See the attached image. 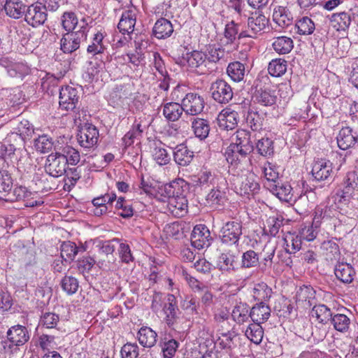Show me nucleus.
Wrapping results in <instances>:
<instances>
[{
  "instance_id": "f257e3e1",
  "label": "nucleus",
  "mask_w": 358,
  "mask_h": 358,
  "mask_svg": "<svg viewBox=\"0 0 358 358\" xmlns=\"http://www.w3.org/2000/svg\"><path fill=\"white\" fill-rule=\"evenodd\" d=\"M229 180L236 194L250 198L259 190V185L255 181L253 173L242 170V165H231L229 170Z\"/></svg>"
},
{
  "instance_id": "f03ea898",
  "label": "nucleus",
  "mask_w": 358,
  "mask_h": 358,
  "mask_svg": "<svg viewBox=\"0 0 358 358\" xmlns=\"http://www.w3.org/2000/svg\"><path fill=\"white\" fill-rule=\"evenodd\" d=\"M252 150L250 132L245 129H238L231 136V143L225 152L226 159L231 165H238L241 158L245 157Z\"/></svg>"
},
{
  "instance_id": "7ed1b4c3",
  "label": "nucleus",
  "mask_w": 358,
  "mask_h": 358,
  "mask_svg": "<svg viewBox=\"0 0 358 358\" xmlns=\"http://www.w3.org/2000/svg\"><path fill=\"white\" fill-rule=\"evenodd\" d=\"M80 29L76 31L68 32L63 35L60 41L61 50L64 53H71L80 47L81 42L87 38L89 27L87 22L84 18L82 20Z\"/></svg>"
},
{
  "instance_id": "20e7f679",
  "label": "nucleus",
  "mask_w": 358,
  "mask_h": 358,
  "mask_svg": "<svg viewBox=\"0 0 358 358\" xmlns=\"http://www.w3.org/2000/svg\"><path fill=\"white\" fill-rule=\"evenodd\" d=\"M29 333L26 327L17 324L11 327L7 331V341L4 342L6 351L13 353L24 345L29 339Z\"/></svg>"
},
{
  "instance_id": "39448f33",
  "label": "nucleus",
  "mask_w": 358,
  "mask_h": 358,
  "mask_svg": "<svg viewBox=\"0 0 358 358\" xmlns=\"http://www.w3.org/2000/svg\"><path fill=\"white\" fill-rule=\"evenodd\" d=\"M269 20L262 13L256 12L248 19V29L245 31L241 32L238 38L250 37L255 38L264 32L268 27Z\"/></svg>"
},
{
  "instance_id": "423d86ee",
  "label": "nucleus",
  "mask_w": 358,
  "mask_h": 358,
  "mask_svg": "<svg viewBox=\"0 0 358 358\" xmlns=\"http://www.w3.org/2000/svg\"><path fill=\"white\" fill-rule=\"evenodd\" d=\"M48 18V13L41 2H36L27 6L25 15V22L33 27L43 25Z\"/></svg>"
},
{
  "instance_id": "0eeeda50",
  "label": "nucleus",
  "mask_w": 358,
  "mask_h": 358,
  "mask_svg": "<svg viewBox=\"0 0 358 358\" xmlns=\"http://www.w3.org/2000/svg\"><path fill=\"white\" fill-rule=\"evenodd\" d=\"M66 159L56 151L50 154L45 161V170L50 176L58 178L62 176L66 169Z\"/></svg>"
},
{
  "instance_id": "6e6552de",
  "label": "nucleus",
  "mask_w": 358,
  "mask_h": 358,
  "mask_svg": "<svg viewBox=\"0 0 358 358\" xmlns=\"http://www.w3.org/2000/svg\"><path fill=\"white\" fill-rule=\"evenodd\" d=\"M210 230L204 224L196 225L191 234L192 245L198 249L201 250L208 248L212 243Z\"/></svg>"
},
{
  "instance_id": "1a4fd4ad",
  "label": "nucleus",
  "mask_w": 358,
  "mask_h": 358,
  "mask_svg": "<svg viewBox=\"0 0 358 358\" xmlns=\"http://www.w3.org/2000/svg\"><path fill=\"white\" fill-rule=\"evenodd\" d=\"M79 92L77 88L66 85L62 87L59 92V107L66 111L76 108L79 100Z\"/></svg>"
},
{
  "instance_id": "9d476101",
  "label": "nucleus",
  "mask_w": 358,
  "mask_h": 358,
  "mask_svg": "<svg viewBox=\"0 0 358 358\" xmlns=\"http://www.w3.org/2000/svg\"><path fill=\"white\" fill-rule=\"evenodd\" d=\"M213 99L220 103H227L233 98L231 86L223 80H217L210 87Z\"/></svg>"
},
{
  "instance_id": "9b49d317",
  "label": "nucleus",
  "mask_w": 358,
  "mask_h": 358,
  "mask_svg": "<svg viewBox=\"0 0 358 358\" xmlns=\"http://www.w3.org/2000/svg\"><path fill=\"white\" fill-rule=\"evenodd\" d=\"M184 112L190 115L200 114L205 106L203 98L196 93H187L182 99V103Z\"/></svg>"
},
{
  "instance_id": "f8f14e48",
  "label": "nucleus",
  "mask_w": 358,
  "mask_h": 358,
  "mask_svg": "<svg viewBox=\"0 0 358 358\" xmlns=\"http://www.w3.org/2000/svg\"><path fill=\"white\" fill-rule=\"evenodd\" d=\"M242 234V226L236 221L227 222L221 229V240L227 245L236 244Z\"/></svg>"
},
{
  "instance_id": "ddd939ff",
  "label": "nucleus",
  "mask_w": 358,
  "mask_h": 358,
  "mask_svg": "<svg viewBox=\"0 0 358 358\" xmlns=\"http://www.w3.org/2000/svg\"><path fill=\"white\" fill-rule=\"evenodd\" d=\"M36 193L29 191L24 186H17L13 190H10L5 198L6 201L14 202L20 200L27 201L25 206L27 207H34L40 206L43 203L38 201H29L33 199Z\"/></svg>"
},
{
  "instance_id": "4468645a",
  "label": "nucleus",
  "mask_w": 358,
  "mask_h": 358,
  "mask_svg": "<svg viewBox=\"0 0 358 358\" xmlns=\"http://www.w3.org/2000/svg\"><path fill=\"white\" fill-rule=\"evenodd\" d=\"M99 138V131L93 125L85 124L79 130L78 141L80 145L85 148H92L96 145Z\"/></svg>"
},
{
  "instance_id": "2eb2a0df",
  "label": "nucleus",
  "mask_w": 358,
  "mask_h": 358,
  "mask_svg": "<svg viewBox=\"0 0 358 358\" xmlns=\"http://www.w3.org/2000/svg\"><path fill=\"white\" fill-rule=\"evenodd\" d=\"M196 182L202 188H206L210 186L222 187L227 185V180L220 174H215L208 170H202L198 174Z\"/></svg>"
},
{
  "instance_id": "dca6fc26",
  "label": "nucleus",
  "mask_w": 358,
  "mask_h": 358,
  "mask_svg": "<svg viewBox=\"0 0 358 358\" xmlns=\"http://www.w3.org/2000/svg\"><path fill=\"white\" fill-rule=\"evenodd\" d=\"M117 196L114 192H107L104 195L94 198L92 201V209L90 211L96 216L106 214L108 210V205H112L116 200Z\"/></svg>"
},
{
  "instance_id": "f3484780",
  "label": "nucleus",
  "mask_w": 358,
  "mask_h": 358,
  "mask_svg": "<svg viewBox=\"0 0 358 358\" xmlns=\"http://www.w3.org/2000/svg\"><path fill=\"white\" fill-rule=\"evenodd\" d=\"M269 188L272 194L281 201L292 203L296 200V189H294L288 182L271 183Z\"/></svg>"
},
{
  "instance_id": "a211bd4d",
  "label": "nucleus",
  "mask_w": 358,
  "mask_h": 358,
  "mask_svg": "<svg viewBox=\"0 0 358 358\" xmlns=\"http://www.w3.org/2000/svg\"><path fill=\"white\" fill-rule=\"evenodd\" d=\"M187 189V183L182 178H178L165 184L159 189V193L166 198L185 196L184 192Z\"/></svg>"
},
{
  "instance_id": "6ab92c4d",
  "label": "nucleus",
  "mask_w": 358,
  "mask_h": 358,
  "mask_svg": "<svg viewBox=\"0 0 358 358\" xmlns=\"http://www.w3.org/2000/svg\"><path fill=\"white\" fill-rule=\"evenodd\" d=\"M311 173L316 180H327L333 173V164L325 159H318L314 162Z\"/></svg>"
},
{
  "instance_id": "aec40b11",
  "label": "nucleus",
  "mask_w": 358,
  "mask_h": 358,
  "mask_svg": "<svg viewBox=\"0 0 358 358\" xmlns=\"http://www.w3.org/2000/svg\"><path fill=\"white\" fill-rule=\"evenodd\" d=\"M167 210L172 215L180 217L187 212V200L185 196L168 198Z\"/></svg>"
},
{
  "instance_id": "412c9836",
  "label": "nucleus",
  "mask_w": 358,
  "mask_h": 358,
  "mask_svg": "<svg viewBox=\"0 0 358 358\" xmlns=\"http://www.w3.org/2000/svg\"><path fill=\"white\" fill-rule=\"evenodd\" d=\"M357 134L350 127L342 128L336 137L338 146L345 150L352 147L357 141Z\"/></svg>"
},
{
  "instance_id": "4be33fe9",
  "label": "nucleus",
  "mask_w": 358,
  "mask_h": 358,
  "mask_svg": "<svg viewBox=\"0 0 358 358\" xmlns=\"http://www.w3.org/2000/svg\"><path fill=\"white\" fill-rule=\"evenodd\" d=\"M238 115L235 110L227 108L223 109L217 116L220 127L229 130L234 129L238 124Z\"/></svg>"
},
{
  "instance_id": "5701e85b",
  "label": "nucleus",
  "mask_w": 358,
  "mask_h": 358,
  "mask_svg": "<svg viewBox=\"0 0 358 358\" xmlns=\"http://www.w3.org/2000/svg\"><path fill=\"white\" fill-rule=\"evenodd\" d=\"M136 22V11L131 9L122 13L117 28L122 34H130L134 31Z\"/></svg>"
},
{
  "instance_id": "b1692460",
  "label": "nucleus",
  "mask_w": 358,
  "mask_h": 358,
  "mask_svg": "<svg viewBox=\"0 0 358 358\" xmlns=\"http://www.w3.org/2000/svg\"><path fill=\"white\" fill-rule=\"evenodd\" d=\"M164 311L166 315L165 320L169 327H172L177 319V302L174 295L168 294L165 298Z\"/></svg>"
},
{
  "instance_id": "393cba45",
  "label": "nucleus",
  "mask_w": 358,
  "mask_h": 358,
  "mask_svg": "<svg viewBox=\"0 0 358 358\" xmlns=\"http://www.w3.org/2000/svg\"><path fill=\"white\" fill-rule=\"evenodd\" d=\"M273 20L279 27L284 28L292 24L293 16L287 7L276 6L273 12Z\"/></svg>"
},
{
  "instance_id": "a878e982",
  "label": "nucleus",
  "mask_w": 358,
  "mask_h": 358,
  "mask_svg": "<svg viewBox=\"0 0 358 358\" xmlns=\"http://www.w3.org/2000/svg\"><path fill=\"white\" fill-rule=\"evenodd\" d=\"M206 62L205 53L201 51L194 50L183 55L180 63L181 65L187 64L190 68L194 69L202 66Z\"/></svg>"
},
{
  "instance_id": "bb28decb",
  "label": "nucleus",
  "mask_w": 358,
  "mask_h": 358,
  "mask_svg": "<svg viewBox=\"0 0 358 358\" xmlns=\"http://www.w3.org/2000/svg\"><path fill=\"white\" fill-rule=\"evenodd\" d=\"M104 36V34L101 31L94 32L87 48V52L92 55L103 53L106 48V43L103 41Z\"/></svg>"
},
{
  "instance_id": "cd10ccee",
  "label": "nucleus",
  "mask_w": 358,
  "mask_h": 358,
  "mask_svg": "<svg viewBox=\"0 0 358 358\" xmlns=\"http://www.w3.org/2000/svg\"><path fill=\"white\" fill-rule=\"evenodd\" d=\"M250 315L253 322L262 324L266 322L271 315V309L264 302H260L254 306L250 311Z\"/></svg>"
},
{
  "instance_id": "c85d7f7f",
  "label": "nucleus",
  "mask_w": 358,
  "mask_h": 358,
  "mask_svg": "<svg viewBox=\"0 0 358 358\" xmlns=\"http://www.w3.org/2000/svg\"><path fill=\"white\" fill-rule=\"evenodd\" d=\"M334 273L342 282L350 283L352 281L355 272L350 264L341 262L336 264Z\"/></svg>"
},
{
  "instance_id": "c756f323",
  "label": "nucleus",
  "mask_w": 358,
  "mask_h": 358,
  "mask_svg": "<svg viewBox=\"0 0 358 358\" xmlns=\"http://www.w3.org/2000/svg\"><path fill=\"white\" fill-rule=\"evenodd\" d=\"M173 32V27L170 21L165 18L158 20L153 27V34L159 39L169 37Z\"/></svg>"
},
{
  "instance_id": "7c9ffc66",
  "label": "nucleus",
  "mask_w": 358,
  "mask_h": 358,
  "mask_svg": "<svg viewBox=\"0 0 358 358\" xmlns=\"http://www.w3.org/2000/svg\"><path fill=\"white\" fill-rule=\"evenodd\" d=\"M157 334L150 327H143L138 332L139 343L145 348H152L157 342Z\"/></svg>"
},
{
  "instance_id": "2f4dec72",
  "label": "nucleus",
  "mask_w": 358,
  "mask_h": 358,
  "mask_svg": "<svg viewBox=\"0 0 358 358\" xmlns=\"http://www.w3.org/2000/svg\"><path fill=\"white\" fill-rule=\"evenodd\" d=\"M193 156V152L182 144L177 145L173 152V159L180 166L188 165L192 160Z\"/></svg>"
},
{
  "instance_id": "473e14b6",
  "label": "nucleus",
  "mask_w": 358,
  "mask_h": 358,
  "mask_svg": "<svg viewBox=\"0 0 358 358\" xmlns=\"http://www.w3.org/2000/svg\"><path fill=\"white\" fill-rule=\"evenodd\" d=\"M273 49L280 55L289 53L294 48V43L290 37L281 36L274 37L272 43Z\"/></svg>"
},
{
  "instance_id": "72a5a7b5",
  "label": "nucleus",
  "mask_w": 358,
  "mask_h": 358,
  "mask_svg": "<svg viewBox=\"0 0 358 358\" xmlns=\"http://www.w3.org/2000/svg\"><path fill=\"white\" fill-rule=\"evenodd\" d=\"M146 127V124L142 125L141 121L135 120L131 129L123 136L122 139L124 148H127V147L131 146L134 143V139L141 135L143 129Z\"/></svg>"
},
{
  "instance_id": "f704fd0d",
  "label": "nucleus",
  "mask_w": 358,
  "mask_h": 358,
  "mask_svg": "<svg viewBox=\"0 0 358 358\" xmlns=\"http://www.w3.org/2000/svg\"><path fill=\"white\" fill-rule=\"evenodd\" d=\"M276 95L274 92L270 90H257L253 96L255 102L264 106H273L276 102Z\"/></svg>"
},
{
  "instance_id": "c9c22d12",
  "label": "nucleus",
  "mask_w": 358,
  "mask_h": 358,
  "mask_svg": "<svg viewBox=\"0 0 358 358\" xmlns=\"http://www.w3.org/2000/svg\"><path fill=\"white\" fill-rule=\"evenodd\" d=\"M115 208L117 213L123 218H129L134 215V206L131 201L120 196L116 199Z\"/></svg>"
},
{
  "instance_id": "e433bc0d",
  "label": "nucleus",
  "mask_w": 358,
  "mask_h": 358,
  "mask_svg": "<svg viewBox=\"0 0 358 358\" xmlns=\"http://www.w3.org/2000/svg\"><path fill=\"white\" fill-rule=\"evenodd\" d=\"M184 111L182 103L169 102L166 103L163 108V115L169 121H176L181 116Z\"/></svg>"
},
{
  "instance_id": "4c0bfd02",
  "label": "nucleus",
  "mask_w": 358,
  "mask_h": 358,
  "mask_svg": "<svg viewBox=\"0 0 358 358\" xmlns=\"http://www.w3.org/2000/svg\"><path fill=\"white\" fill-rule=\"evenodd\" d=\"M6 14L11 17L18 19L25 15V6L20 0H8L4 8Z\"/></svg>"
},
{
  "instance_id": "58836bf2",
  "label": "nucleus",
  "mask_w": 358,
  "mask_h": 358,
  "mask_svg": "<svg viewBox=\"0 0 358 358\" xmlns=\"http://www.w3.org/2000/svg\"><path fill=\"white\" fill-rule=\"evenodd\" d=\"M136 43V51L135 53H129L125 56H123L124 61H129L134 66H138L140 65L141 62L143 60V50L147 48L148 41H141V43L135 41Z\"/></svg>"
},
{
  "instance_id": "ea45409f",
  "label": "nucleus",
  "mask_w": 358,
  "mask_h": 358,
  "mask_svg": "<svg viewBox=\"0 0 358 358\" xmlns=\"http://www.w3.org/2000/svg\"><path fill=\"white\" fill-rule=\"evenodd\" d=\"M231 317L237 324L246 322L250 317L249 306L245 303H237L232 310Z\"/></svg>"
},
{
  "instance_id": "a19ab883",
  "label": "nucleus",
  "mask_w": 358,
  "mask_h": 358,
  "mask_svg": "<svg viewBox=\"0 0 358 358\" xmlns=\"http://www.w3.org/2000/svg\"><path fill=\"white\" fill-rule=\"evenodd\" d=\"M285 248L289 254L296 252L301 249L302 240L299 235L287 233L283 237Z\"/></svg>"
},
{
  "instance_id": "79ce46f5",
  "label": "nucleus",
  "mask_w": 358,
  "mask_h": 358,
  "mask_svg": "<svg viewBox=\"0 0 358 358\" xmlns=\"http://www.w3.org/2000/svg\"><path fill=\"white\" fill-rule=\"evenodd\" d=\"M192 128L195 136L200 139H205L210 131L208 122L202 118H194L192 122Z\"/></svg>"
},
{
  "instance_id": "37998d69",
  "label": "nucleus",
  "mask_w": 358,
  "mask_h": 358,
  "mask_svg": "<svg viewBox=\"0 0 358 358\" xmlns=\"http://www.w3.org/2000/svg\"><path fill=\"white\" fill-rule=\"evenodd\" d=\"M313 317H315L317 320L322 324H327L330 322L333 313L331 310L324 304L315 306L311 311Z\"/></svg>"
},
{
  "instance_id": "c03bdc74",
  "label": "nucleus",
  "mask_w": 358,
  "mask_h": 358,
  "mask_svg": "<svg viewBox=\"0 0 358 358\" xmlns=\"http://www.w3.org/2000/svg\"><path fill=\"white\" fill-rule=\"evenodd\" d=\"M245 335L252 343L259 344L264 336V330L261 324L257 322L250 324L245 331Z\"/></svg>"
},
{
  "instance_id": "a18cd8bd",
  "label": "nucleus",
  "mask_w": 358,
  "mask_h": 358,
  "mask_svg": "<svg viewBox=\"0 0 358 358\" xmlns=\"http://www.w3.org/2000/svg\"><path fill=\"white\" fill-rule=\"evenodd\" d=\"M331 21L333 27L337 31H345L351 23V17L348 13L343 12L334 14Z\"/></svg>"
},
{
  "instance_id": "49530a36",
  "label": "nucleus",
  "mask_w": 358,
  "mask_h": 358,
  "mask_svg": "<svg viewBox=\"0 0 358 358\" xmlns=\"http://www.w3.org/2000/svg\"><path fill=\"white\" fill-rule=\"evenodd\" d=\"M96 267V260L91 256L85 255L76 261V268L78 272L85 276L93 268Z\"/></svg>"
},
{
  "instance_id": "de8ad7c7",
  "label": "nucleus",
  "mask_w": 358,
  "mask_h": 358,
  "mask_svg": "<svg viewBox=\"0 0 358 358\" xmlns=\"http://www.w3.org/2000/svg\"><path fill=\"white\" fill-rule=\"evenodd\" d=\"M34 146L41 153L50 152L53 146L52 138L47 134H43L34 139Z\"/></svg>"
},
{
  "instance_id": "09e8293b",
  "label": "nucleus",
  "mask_w": 358,
  "mask_h": 358,
  "mask_svg": "<svg viewBox=\"0 0 358 358\" xmlns=\"http://www.w3.org/2000/svg\"><path fill=\"white\" fill-rule=\"evenodd\" d=\"M287 62L283 59H275L271 61L268 66V71L273 77H280L287 71Z\"/></svg>"
},
{
  "instance_id": "8fccbe9b",
  "label": "nucleus",
  "mask_w": 358,
  "mask_h": 358,
  "mask_svg": "<svg viewBox=\"0 0 358 358\" xmlns=\"http://www.w3.org/2000/svg\"><path fill=\"white\" fill-rule=\"evenodd\" d=\"M227 72L232 80L239 82L243 79L245 66L239 62H234L228 65Z\"/></svg>"
},
{
  "instance_id": "3c124183",
  "label": "nucleus",
  "mask_w": 358,
  "mask_h": 358,
  "mask_svg": "<svg viewBox=\"0 0 358 358\" xmlns=\"http://www.w3.org/2000/svg\"><path fill=\"white\" fill-rule=\"evenodd\" d=\"M330 322L336 331L343 333L348 330L350 324V318L347 315L341 313L333 315Z\"/></svg>"
},
{
  "instance_id": "603ef678",
  "label": "nucleus",
  "mask_w": 358,
  "mask_h": 358,
  "mask_svg": "<svg viewBox=\"0 0 358 358\" xmlns=\"http://www.w3.org/2000/svg\"><path fill=\"white\" fill-rule=\"evenodd\" d=\"M295 27L297 29L296 32L301 35L311 34L315 29V23L308 17H303L297 20Z\"/></svg>"
},
{
  "instance_id": "864d4df0",
  "label": "nucleus",
  "mask_w": 358,
  "mask_h": 358,
  "mask_svg": "<svg viewBox=\"0 0 358 358\" xmlns=\"http://www.w3.org/2000/svg\"><path fill=\"white\" fill-rule=\"evenodd\" d=\"M78 252V248L71 241H65L61 245V257L65 262H71Z\"/></svg>"
},
{
  "instance_id": "5fc2aeb1",
  "label": "nucleus",
  "mask_w": 358,
  "mask_h": 358,
  "mask_svg": "<svg viewBox=\"0 0 358 358\" xmlns=\"http://www.w3.org/2000/svg\"><path fill=\"white\" fill-rule=\"evenodd\" d=\"M59 152V154L66 159V164L76 165L80 159L79 152L71 146H65Z\"/></svg>"
},
{
  "instance_id": "6e6d98bb",
  "label": "nucleus",
  "mask_w": 358,
  "mask_h": 358,
  "mask_svg": "<svg viewBox=\"0 0 358 358\" xmlns=\"http://www.w3.org/2000/svg\"><path fill=\"white\" fill-rule=\"evenodd\" d=\"M283 218L280 215L271 216L266 220L265 230L272 236H275L283 224Z\"/></svg>"
},
{
  "instance_id": "4d7b16f0",
  "label": "nucleus",
  "mask_w": 358,
  "mask_h": 358,
  "mask_svg": "<svg viewBox=\"0 0 358 358\" xmlns=\"http://www.w3.org/2000/svg\"><path fill=\"white\" fill-rule=\"evenodd\" d=\"M236 257L233 253H222L218 259L217 266L222 271H229L234 268Z\"/></svg>"
},
{
  "instance_id": "13d9d810",
  "label": "nucleus",
  "mask_w": 358,
  "mask_h": 358,
  "mask_svg": "<svg viewBox=\"0 0 358 358\" xmlns=\"http://www.w3.org/2000/svg\"><path fill=\"white\" fill-rule=\"evenodd\" d=\"M205 53L206 61L216 63L224 56V49L215 45H209Z\"/></svg>"
},
{
  "instance_id": "bf43d9fd",
  "label": "nucleus",
  "mask_w": 358,
  "mask_h": 358,
  "mask_svg": "<svg viewBox=\"0 0 358 358\" xmlns=\"http://www.w3.org/2000/svg\"><path fill=\"white\" fill-rule=\"evenodd\" d=\"M29 67L26 64L13 61L10 68L8 69V74L13 78H22L29 73Z\"/></svg>"
},
{
  "instance_id": "052dcab7",
  "label": "nucleus",
  "mask_w": 358,
  "mask_h": 358,
  "mask_svg": "<svg viewBox=\"0 0 358 358\" xmlns=\"http://www.w3.org/2000/svg\"><path fill=\"white\" fill-rule=\"evenodd\" d=\"M12 187L13 179L10 174L7 171H0V193L6 198L12 189Z\"/></svg>"
},
{
  "instance_id": "680f3d73",
  "label": "nucleus",
  "mask_w": 358,
  "mask_h": 358,
  "mask_svg": "<svg viewBox=\"0 0 358 358\" xmlns=\"http://www.w3.org/2000/svg\"><path fill=\"white\" fill-rule=\"evenodd\" d=\"M153 159L160 166L169 163L171 156L167 150L162 145L156 146L152 151Z\"/></svg>"
},
{
  "instance_id": "e2e57ef3",
  "label": "nucleus",
  "mask_w": 358,
  "mask_h": 358,
  "mask_svg": "<svg viewBox=\"0 0 358 358\" xmlns=\"http://www.w3.org/2000/svg\"><path fill=\"white\" fill-rule=\"evenodd\" d=\"M66 176L64 178V189H70L73 187L77 181L80 178V171L78 168H70L66 169Z\"/></svg>"
},
{
  "instance_id": "0e129e2a",
  "label": "nucleus",
  "mask_w": 358,
  "mask_h": 358,
  "mask_svg": "<svg viewBox=\"0 0 358 358\" xmlns=\"http://www.w3.org/2000/svg\"><path fill=\"white\" fill-rule=\"evenodd\" d=\"M259 264V256L254 250H249L243 252L241 259V265L243 268H252Z\"/></svg>"
},
{
  "instance_id": "69168bd1",
  "label": "nucleus",
  "mask_w": 358,
  "mask_h": 358,
  "mask_svg": "<svg viewBox=\"0 0 358 358\" xmlns=\"http://www.w3.org/2000/svg\"><path fill=\"white\" fill-rule=\"evenodd\" d=\"M62 27L67 31H72L78 21L76 14L73 12H65L61 17Z\"/></svg>"
},
{
  "instance_id": "338daca9",
  "label": "nucleus",
  "mask_w": 358,
  "mask_h": 358,
  "mask_svg": "<svg viewBox=\"0 0 358 358\" xmlns=\"http://www.w3.org/2000/svg\"><path fill=\"white\" fill-rule=\"evenodd\" d=\"M265 178L271 182H275L279 176V167L271 162H266L262 168Z\"/></svg>"
},
{
  "instance_id": "774afa93",
  "label": "nucleus",
  "mask_w": 358,
  "mask_h": 358,
  "mask_svg": "<svg viewBox=\"0 0 358 358\" xmlns=\"http://www.w3.org/2000/svg\"><path fill=\"white\" fill-rule=\"evenodd\" d=\"M344 193L351 194L354 189H358V176L355 172L347 173L344 180Z\"/></svg>"
}]
</instances>
